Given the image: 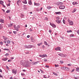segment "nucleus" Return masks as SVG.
<instances>
[{"mask_svg":"<svg viewBox=\"0 0 79 79\" xmlns=\"http://www.w3.org/2000/svg\"><path fill=\"white\" fill-rule=\"evenodd\" d=\"M14 28L15 30H16V31H19V29L20 28V26L19 25H18L17 27H16V25L14 26Z\"/></svg>","mask_w":79,"mask_h":79,"instance_id":"nucleus-1","label":"nucleus"},{"mask_svg":"<svg viewBox=\"0 0 79 79\" xmlns=\"http://www.w3.org/2000/svg\"><path fill=\"white\" fill-rule=\"evenodd\" d=\"M68 22L69 24L70 25H73L74 23H73V22L71 21V20H69V19H68Z\"/></svg>","mask_w":79,"mask_h":79,"instance_id":"nucleus-2","label":"nucleus"},{"mask_svg":"<svg viewBox=\"0 0 79 79\" xmlns=\"http://www.w3.org/2000/svg\"><path fill=\"white\" fill-rule=\"evenodd\" d=\"M63 5V3L60 2H57L56 3V5L57 6H60V5Z\"/></svg>","mask_w":79,"mask_h":79,"instance_id":"nucleus-3","label":"nucleus"},{"mask_svg":"<svg viewBox=\"0 0 79 79\" xmlns=\"http://www.w3.org/2000/svg\"><path fill=\"white\" fill-rule=\"evenodd\" d=\"M55 50L56 51H61V48L60 47H57L56 48H55Z\"/></svg>","mask_w":79,"mask_h":79,"instance_id":"nucleus-4","label":"nucleus"},{"mask_svg":"<svg viewBox=\"0 0 79 79\" xmlns=\"http://www.w3.org/2000/svg\"><path fill=\"white\" fill-rule=\"evenodd\" d=\"M39 56L40 57H42V58H45V56H46V57H47V55L45 54H44L42 55H39Z\"/></svg>","mask_w":79,"mask_h":79,"instance_id":"nucleus-5","label":"nucleus"},{"mask_svg":"<svg viewBox=\"0 0 79 79\" xmlns=\"http://www.w3.org/2000/svg\"><path fill=\"white\" fill-rule=\"evenodd\" d=\"M65 8V6H60L59 7V9L61 10H64Z\"/></svg>","mask_w":79,"mask_h":79,"instance_id":"nucleus-6","label":"nucleus"},{"mask_svg":"<svg viewBox=\"0 0 79 79\" xmlns=\"http://www.w3.org/2000/svg\"><path fill=\"white\" fill-rule=\"evenodd\" d=\"M59 56H62V57H65L66 56L65 54H63L62 53H59L58 54Z\"/></svg>","mask_w":79,"mask_h":79,"instance_id":"nucleus-7","label":"nucleus"},{"mask_svg":"<svg viewBox=\"0 0 79 79\" xmlns=\"http://www.w3.org/2000/svg\"><path fill=\"white\" fill-rule=\"evenodd\" d=\"M12 73L13 74L15 73V75L17 73V71L16 70H14V69L12 70Z\"/></svg>","mask_w":79,"mask_h":79,"instance_id":"nucleus-8","label":"nucleus"},{"mask_svg":"<svg viewBox=\"0 0 79 79\" xmlns=\"http://www.w3.org/2000/svg\"><path fill=\"white\" fill-rule=\"evenodd\" d=\"M35 48V46L34 45H28V48Z\"/></svg>","mask_w":79,"mask_h":79,"instance_id":"nucleus-9","label":"nucleus"},{"mask_svg":"<svg viewBox=\"0 0 79 79\" xmlns=\"http://www.w3.org/2000/svg\"><path fill=\"white\" fill-rule=\"evenodd\" d=\"M50 25H51V26H52L53 27H54V28H55V27H56V25H55L54 24H53L50 23Z\"/></svg>","mask_w":79,"mask_h":79,"instance_id":"nucleus-10","label":"nucleus"},{"mask_svg":"<svg viewBox=\"0 0 79 79\" xmlns=\"http://www.w3.org/2000/svg\"><path fill=\"white\" fill-rule=\"evenodd\" d=\"M61 69H63L64 70H67L68 68H66L65 67H62L61 68Z\"/></svg>","mask_w":79,"mask_h":79,"instance_id":"nucleus-11","label":"nucleus"},{"mask_svg":"<svg viewBox=\"0 0 79 79\" xmlns=\"http://www.w3.org/2000/svg\"><path fill=\"white\" fill-rule=\"evenodd\" d=\"M61 22V20H56V22L58 24H60Z\"/></svg>","mask_w":79,"mask_h":79,"instance_id":"nucleus-12","label":"nucleus"},{"mask_svg":"<svg viewBox=\"0 0 79 79\" xmlns=\"http://www.w3.org/2000/svg\"><path fill=\"white\" fill-rule=\"evenodd\" d=\"M40 4L39 3H35V2L34 3V5L35 6H39L40 5Z\"/></svg>","mask_w":79,"mask_h":79,"instance_id":"nucleus-13","label":"nucleus"},{"mask_svg":"<svg viewBox=\"0 0 79 79\" xmlns=\"http://www.w3.org/2000/svg\"><path fill=\"white\" fill-rule=\"evenodd\" d=\"M72 4L73 5H77L78 4V3H77V2H73Z\"/></svg>","mask_w":79,"mask_h":79,"instance_id":"nucleus-14","label":"nucleus"},{"mask_svg":"<svg viewBox=\"0 0 79 79\" xmlns=\"http://www.w3.org/2000/svg\"><path fill=\"white\" fill-rule=\"evenodd\" d=\"M2 61H6V60H8V58H7V57H6L4 58H2Z\"/></svg>","mask_w":79,"mask_h":79,"instance_id":"nucleus-15","label":"nucleus"},{"mask_svg":"<svg viewBox=\"0 0 79 79\" xmlns=\"http://www.w3.org/2000/svg\"><path fill=\"white\" fill-rule=\"evenodd\" d=\"M21 2V1L20 0H19L17 1V3L18 5L19 6V3H20Z\"/></svg>","mask_w":79,"mask_h":79,"instance_id":"nucleus-16","label":"nucleus"},{"mask_svg":"<svg viewBox=\"0 0 79 79\" xmlns=\"http://www.w3.org/2000/svg\"><path fill=\"white\" fill-rule=\"evenodd\" d=\"M56 15H60L61 14V13L60 12H56L55 13Z\"/></svg>","mask_w":79,"mask_h":79,"instance_id":"nucleus-17","label":"nucleus"},{"mask_svg":"<svg viewBox=\"0 0 79 79\" xmlns=\"http://www.w3.org/2000/svg\"><path fill=\"white\" fill-rule=\"evenodd\" d=\"M22 3H24L25 4H27V1L26 0H25L22 1Z\"/></svg>","mask_w":79,"mask_h":79,"instance_id":"nucleus-18","label":"nucleus"},{"mask_svg":"<svg viewBox=\"0 0 79 79\" xmlns=\"http://www.w3.org/2000/svg\"><path fill=\"white\" fill-rule=\"evenodd\" d=\"M77 10V9L75 8L72 11V13H74Z\"/></svg>","mask_w":79,"mask_h":79,"instance_id":"nucleus-19","label":"nucleus"},{"mask_svg":"<svg viewBox=\"0 0 79 79\" xmlns=\"http://www.w3.org/2000/svg\"><path fill=\"white\" fill-rule=\"evenodd\" d=\"M0 23H4V20L1 19H0Z\"/></svg>","mask_w":79,"mask_h":79,"instance_id":"nucleus-20","label":"nucleus"},{"mask_svg":"<svg viewBox=\"0 0 79 79\" xmlns=\"http://www.w3.org/2000/svg\"><path fill=\"white\" fill-rule=\"evenodd\" d=\"M76 71L77 72H79V67L76 68Z\"/></svg>","mask_w":79,"mask_h":79,"instance_id":"nucleus-21","label":"nucleus"},{"mask_svg":"<svg viewBox=\"0 0 79 79\" xmlns=\"http://www.w3.org/2000/svg\"><path fill=\"white\" fill-rule=\"evenodd\" d=\"M26 63H27V65L28 64H29L30 62L28 60H26L25 61Z\"/></svg>","mask_w":79,"mask_h":79,"instance_id":"nucleus-22","label":"nucleus"},{"mask_svg":"<svg viewBox=\"0 0 79 79\" xmlns=\"http://www.w3.org/2000/svg\"><path fill=\"white\" fill-rule=\"evenodd\" d=\"M12 26H13V24L12 23H11L8 25L9 27H11Z\"/></svg>","mask_w":79,"mask_h":79,"instance_id":"nucleus-23","label":"nucleus"},{"mask_svg":"<svg viewBox=\"0 0 79 79\" xmlns=\"http://www.w3.org/2000/svg\"><path fill=\"white\" fill-rule=\"evenodd\" d=\"M28 3L29 5H32V2L31 0H30L28 1Z\"/></svg>","mask_w":79,"mask_h":79,"instance_id":"nucleus-24","label":"nucleus"},{"mask_svg":"<svg viewBox=\"0 0 79 79\" xmlns=\"http://www.w3.org/2000/svg\"><path fill=\"white\" fill-rule=\"evenodd\" d=\"M47 9H48V10H50V9L52 8V7L48 6H47Z\"/></svg>","mask_w":79,"mask_h":79,"instance_id":"nucleus-25","label":"nucleus"},{"mask_svg":"<svg viewBox=\"0 0 79 79\" xmlns=\"http://www.w3.org/2000/svg\"><path fill=\"white\" fill-rule=\"evenodd\" d=\"M4 2H3L2 1H0V4H1V5H3V4Z\"/></svg>","mask_w":79,"mask_h":79,"instance_id":"nucleus-26","label":"nucleus"},{"mask_svg":"<svg viewBox=\"0 0 79 79\" xmlns=\"http://www.w3.org/2000/svg\"><path fill=\"white\" fill-rule=\"evenodd\" d=\"M3 50H6V51H8V52H10V50H9V49H8V48H5V49H3Z\"/></svg>","mask_w":79,"mask_h":79,"instance_id":"nucleus-27","label":"nucleus"},{"mask_svg":"<svg viewBox=\"0 0 79 79\" xmlns=\"http://www.w3.org/2000/svg\"><path fill=\"white\" fill-rule=\"evenodd\" d=\"M44 44L45 45H48V44L47 43V42L46 41H44Z\"/></svg>","mask_w":79,"mask_h":79,"instance_id":"nucleus-28","label":"nucleus"},{"mask_svg":"<svg viewBox=\"0 0 79 79\" xmlns=\"http://www.w3.org/2000/svg\"><path fill=\"white\" fill-rule=\"evenodd\" d=\"M72 31H71V30H70L69 31H67V32L68 33H69L70 32H72Z\"/></svg>","mask_w":79,"mask_h":79,"instance_id":"nucleus-29","label":"nucleus"},{"mask_svg":"<svg viewBox=\"0 0 79 79\" xmlns=\"http://www.w3.org/2000/svg\"><path fill=\"white\" fill-rule=\"evenodd\" d=\"M74 35L73 34H71L70 35V37H74Z\"/></svg>","mask_w":79,"mask_h":79,"instance_id":"nucleus-30","label":"nucleus"},{"mask_svg":"<svg viewBox=\"0 0 79 79\" xmlns=\"http://www.w3.org/2000/svg\"><path fill=\"white\" fill-rule=\"evenodd\" d=\"M42 43L41 42L40 43H39L38 44H37V45L38 46H40V45H42Z\"/></svg>","mask_w":79,"mask_h":79,"instance_id":"nucleus-31","label":"nucleus"},{"mask_svg":"<svg viewBox=\"0 0 79 79\" xmlns=\"http://www.w3.org/2000/svg\"><path fill=\"white\" fill-rule=\"evenodd\" d=\"M3 37H4L3 38V39L5 40H6V39H7V38H6V37H5V36H2Z\"/></svg>","mask_w":79,"mask_h":79,"instance_id":"nucleus-32","label":"nucleus"},{"mask_svg":"<svg viewBox=\"0 0 79 79\" xmlns=\"http://www.w3.org/2000/svg\"><path fill=\"white\" fill-rule=\"evenodd\" d=\"M3 28V26L2 25V24H0V29H2Z\"/></svg>","mask_w":79,"mask_h":79,"instance_id":"nucleus-33","label":"nucleus"},{"mask_svg":"<svg viewBox=\"0 0 79 79\" xmlns=\"http://www.w3.org/2000/svg\"><path fill=\"white\" fill-rule=\"evenodd\" d=\"M21 17H22V18H24V15L23 14H21Z\"/></svg>","mask_w":79,"mask_h":79,"instance_id":"nucleus-34","label":"nucleus"},{"mask_svg":"<svg viewBox=\"0 0 79 79\" xmlns=\"http://www.w3.org/2000/svg\"><path fill=\"white\" fill-rule=\"evenodd\" d=\"M10 42H11V41L10 40H8L7 41V44H10Z\"/></svg>","mask_w":79,"mask_h":79,"instance_id":"nucleus-35","label":"nucleus"},{"mask_svg":"<svg viewBox=\"0 0 79 79\" xmlns=\"http://www.w3.org/2000/svg\"><path fill=\"white\" fill-rule=\"evenodd\" d=\"M53 74H54V75H55V76H58V74H57V73H56L55 72H53Z\"/></svg>","mask_w":79,"mask_h":79,"instance_id":"nucleus-36","label":"nucleus"},{"mask_svg":"<svg viewBox=\"0 0 79 79\" xmlns=\"http://www.w3.org/2000/svg\"><path fill=\"white\" fill-rule=\"evenodd\" d=\"M44 19H45V20H46V21H48V18L47 17H45Z\"/></svg>","mask_w":79,"mask_h":79,"instance_id":"nucleus-37","label":"nucleus"},{"mask_svg":"<svg viewBox=\"0 0 79 79\" xmlns=\"http://www.w3.org/2000/svg\"><path fill=\"white\" fill-rule=\"evenodd\" d=\"M10 10H8L6 11V13H10Z\"/></svg>","mask_w":79,"mask_h":79,"instance_id":"nucleus-38","label":"nucleus"},{"mask_svg":"<svg viewBox=\"0 0 79 79\" xmlns=\"http://www.w3.org/2000/svg\"><path fill=\"white\" fill-rule=\"evenodd\" d=\"M55 66L56 68H57V67H58V66H59V65L58 64L56 65V64H55Z\"/></svg>","mask_w":79,"mask_h":79,"instance_id":"nucleus-39","label":"nucleus"},{"mask_svg":"<svg viewBox=\"0 0 79 79\" xmlns=\"http://www.w3.org/2000/svg\"><path fill=\"white\" fill-rule=\"evenodd\" d=\"M37 63H39V62H35L34 63V64H37Z\"/></svg>","mask_w":79,"mask_h":79,"instance_id":"nucleus-40","label":"nucleus"},{"mask_svg":"<svg viewBox=\"0 0 79 79\" xmlns=\"http://www.w3.org/2000/svg\"><path fill=\"white\" fill-rule=\"evenodd\" d=\"M56 19H57V20H59V19H60V17H56Z\"/></svg>","mask_w":79,"mask_h":79,"instance_id":"nucleus-41","label":"nucleus"},{"mask_svg":"<svg viewBox=\"0 0 79 79\" xmlns=\"http://www.w3.org/2000/svg\"><path fill=\"white\" fill-rule=\"evenodd\" d=\"M44 61H45L46 62V61H47V59H45V58H44Z\"/></svg>","mask_w":79,"mask_h":79,"instance_id":"nucleus-42","label":"nucleus"},{"mask_svg":"<svg viewBox=\"0 0 79 79\" xmlns=\"http://www.w3.org/2000/svg\"><path fill=\"white\" fill-rule=\"evenodd\" d=\"M44 78H48V77H49V76H48V77H45V75H44Z\"/></svg>","mask_w":79,"mask_h":79,"instance_id":"nucleus-43","label":"nucleus"},{"mask_svg":"<svg viewBox=\"0 0 79 79\" xmlns=\"http://www.w3.org/2000/svg\"><path fill=\"white\" fill-rule=\"evenodd\" d=\"M24 47L25 48H28V46H27V45H25L24 46Z\"/></svg>","mask_w":79,"mask_h":79,"instance_id":"nucleus-44","label":"nucleus"},{"mask_svg":"<svg viewBox=\"0 0 79 79\" xmlns=\"http://www.w3.org/2000/svg\"><path fill=\"white\" fill-rule=\"evenodd\" d=\"M5 56H7L9 55V54L8 53H6V54L5 55Z\"/></svg>","mask_w":79,"mask_h":79,"instance_id":"nucleus-45","label":"nucleus"},{"mask_svg":"<svg viewBox=\"0 0 79 79\" xmlns=\"http://www.w3.org/2000/svg\"><path fill=\"white\" fill-rule=\"evenodd\" d=\"M20 64H22V65H23V61H21Z\"/></svg>","mask_w":79,"mask_h":79,"instance_id":"nucleus-46","label":"nucleus"},{"mask_svg":"<svg viewBox=\"0 0 79 79\" xmlns=\"http://www.w3.org/2000/svg\"><path fill=\"white\" fill-rule=\"evenodd\" d=\"M0 44H1V45H2L3 44V42L1 41L0 42Z\"/></svg>","mask_w":79,"mask_h":79,"instance_id":"nucleus-47","label":"nucleus"},{"mask_svg":"<svg viewBox=\"0 0 79 79\" xmlns=\"http://www.w3.org/2000/svg\"><path fill=\"white\" fill-rule=\"evenodd\" d=\"M60 63H61L62 64H63V61L61 60H60Z\"/></svg>","mask_w":79,"mask_h":79,"instance_id":"nucleus-48","label":"nucleus"},{"mask_svg":"<svg viewBox=\"0 0 79 79\" xmlns=\"http://www.w3.org/2000/svg\"><path fill=\"white\" fill-rule=\"evenodd\" d=\"M13 33H14V34H16V31H13Z\"/></svg>","mask_w":79,"mask_h":79,"instance_id":"nucleus-49","label":"nucleus"},{"mask_svg":"<svg viewBox=\"0 0 79 79\" xmlns=\"http://www.w3.org/2000/svg\"><path fill=\"white\" fill-rule=\"evenodd\" d=\"M63 22L64 23V24H65V20H63Z\"/></svg>","mask_w":79,"mask_h":79,"instance_id":"nucleus-50","label":"nucleus"},{"mask_svg":"<svg viewBox=\"0 0 79 79\" xmlns=\"http://www.w3.org/2000/svg\"><path fill=\"white\" fill-rule=\"evenodd\" d=\"M45 67L46 68H49V66L48 65H46L45 66Z\"/></svg>","mask_w":79,"mask_h":79,"instance_id":"nucleus-51","label":"nucleus"},{"mask_svg":"<svg viewBox=\"0 0 79 79\" xmlns=\"http://www.w3.org/2000/svg\"><path fill=\"white\" fill-rule=\"evenodd\" d=\"M42 48H45V46L44 45H43L42 46Z\"/></svg>","mask_w":79,"mask_h":79,"instance_id":"nucleus-52","label":"nucleus"},{"mask_svg":"<svg viewBox=\"0 0 79 79\" xmlns=\"http://www.w3.org/2000/svg\"><path fill=\"white\" fill-rule=\"evenodd\" d=\"M74 69H73L71 71V73H72L73 72H74Z\"/></svg>","mask_w":79,"mask_h":79,"instance_id":"nucleus-53","label":"nucleus"},{"mask_svg":"<svg viewBox=\"0 0 79 79\" xmlns=\"http://www.w3.org/2000/svg\"><path fill=\"white\" fill-rule=\"evenodd\" d=\"M33 30L31 29V28H30V32H32V31Z\"/></svg>","mask_w":79,"mask_h":79,"instance_id":"nucleus-54","label":"nucleus"},{"mask_svg":"<svg viewBox=\"0 0 79 79\" xmlns=\"http://www.w3.org/2000/svg\"><path fill=\"white\" fill-rule=\"evenodd\" d=\"M77 33L79 35V30H78L77 31Z\"/></svg>","mask_w":79,"mask_h":79,"instance_id":"nucleus-55","label":"nucleus"},{"mask_svg":"<svg viewBox=\"0 0 79 79\" xmlns=\"http://www.w3.org/2000/svg\"><path fill=\"white\" fill-rule=\"evenodd\" d=\"M7 6H10V3H9V4H8L7 5Z\"/></svg>","mask_w":79,"mask_h":79,"instance_id":"nucleus-56","label":"nucleus"},{"mask_svg":"<svg viewBox=\"0 0 79 79\" xmlns=\"http://www.w3.org/2000/svg\"><path fill=\"white\" fill-rule=\"evenodd\" d=\"M2 6H3L4 8H6V6H5V5H4V4H2Z\"/></svg>","mask_w":79,"mask_h":79,"instance_id":"nucleus-57","label":"nucleus"},{"mask_svg":"<svg viewBox=\"0 0 79 79\" xmlns=\"http://www.w3.org/2000/svg\"><path fill=\"white\" fill-rule=\"evenodd\" d=\"M49 32H50V33H51V32H52V30H49Z\"/></svg>","mask_w":79,"mask_h":79,"instance_id":"nucleus-58","label":"nucleus"},{"mask_svg":"<svg viewBox=\"0 0 79 79\" xmlns=\"http://www.w3.org/2000/svg\"><path fill=\"white\" fill-rule=\"evenodd\" d=\"M27 38H29V37H30V36L29 35H28L27 36Z\"/></svg>","mask_w":79,"mask_h":79,"instance_id":"nucleus-59","label":"nucleus"},{"mask_svg":"<svg viewBox=\"0 0 79 79\" xmlns=\"http://www.w3.org/2000/svg\"><path fill=\"white\" fill-rule=\"evenodd\" d=\"M40 71H41V73H43V74H44V71L42 70H41Z\"/></svg>","mask_w":79,"mask_h":79,"instance_id":"nucleus-60","label":"nucleus"},{"mask_svg":"<svg viewBox=\"0 0 79 79\" xmlns=\"http://www.w3.org/2000/svg\"><path fill=\"white\" fill-rule=\"evenodd\" d=\"M21 76H24V74H23V73H21Z\"/></svg>","mask_w":79,"mask_h":79,"instance_id":"nucleus-61","label":"nucleus"},{"mask_svg":"<svg viewBox=\"0 0 79 79\" xmlns=\"http://www.w3.org/2000/svg\"><path fill=\"white\" fill-rule=\"evenodd\" d=\"M0 77H3V76L1 75V74L0 73Z\"/></svg>","mask_w":79,"mask_h":79,"instance_id":"nucleus-62","label":"nucleus"},{"mask_svg":"<svg viewBox=\"0 0 79 79\" xmlns=\"http://www.w3.org/2000/svg\"><path fill=\"white\" fill-rule=\"evenodd\" d=\"M68 66H71V64H68Z\"/></svg>","mask_w":79,"mask_h":79,"instance_id":"nucleus-63","label":"nucleus"},{"mask_svg":"<svg viewBox=\"0 0 79 79\" xmlns=\"http://www.w3.org/2000/svg\"><path fill=\"white\" fill-rule=\"evenodd\" d=\"M10 79H13V77H10Z\"/></svg>","mask_w":79,"mask_h":79,"instance_id":"nucleus-64","label":"nucleus"}]
</instances>
